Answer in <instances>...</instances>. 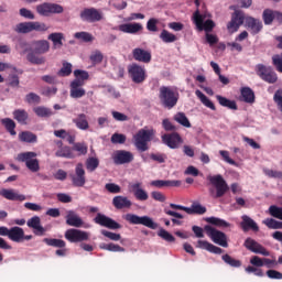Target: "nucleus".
Wrapping results in <instances>:
<instances>
[{"mask_svg": "<svg viewBox=\"0 0 282 282\" xmlns=\"http://www.w3.org/2000/svg\"><path fill=\"white\" fill-rule=\"evenodd\" d=\"M245 21V28L249 30L250 34L253 36L259 34L261 30H263V22L261 20L253 18V17H247L246 13L241 10H236L231 14V20L227 24V30L230 34H235V32H239V28Z\"/></svg>", "mask_w": 282, "mask_h": 282, "instance_id": "obj_1", "label": "nucleus"}, {"mask_svg": "<svg viewBox=\"0 0 282 282\" xmlns=\"http://www.w3.org/2000/svg\"><path fill=\"white\" fill-rule=\"evenodd\" d=\"M32 52L28 53L26 61L32 65H45V57L40 56L50 52V43L47 40H37L32 42Z\"/></svg>", "mask_w": 282, "mask_h": 282, "instance_id": "obj_2", "label": "nucleus"}, {"mask_svg": "<svg viewBox=\"0 0 282 282\" xmlns=\"http://www.w3.org/2000/svg\"><path fill=\"white\" fill-rule=\"evenodd\" d=\"M155 137V130L153 129H140L134 135H133V144L137 150H139L141 153H144L145 151H149V142L153 140Z\"/></svg>", "mask_w": 282, "mask_h": 282, "instance_id": "obj_3", "label": "nucleus"}, {"mask_svg": "<svg viewBox=\"0 0 282 282\" xmlns=\"http://www.w3.org/2000/svg\"><path fill=\"white\" fill-rule=\"evenodd\" d=\"M208 182L216 188V193L214 188L209 189L210 195L215 197V199H219L220 197H224L230 191V187L228 186V183H226V180H224V176L221 174L214 175V176H207Z\"/></svg>", "mask_w": 282, "mask_h": 282, "instance_id": "obj_4", "label": "nucleus"}, {"mask_svg": "<svg viewBox=\"0 0 282 282\" xmlns=\"http://www.w3.org/2000/svg\"><path fill=\"white\" fill-rule=\"evenodd\" d=\"M254 72L260 80L263 83H268L269 85H274L279 82V75L272 68V66H268L264 64H257L254 67Z\"/></svg>", "mask_w": 282, "mask_h": 282, "instance_id": "obj_5", "label": "nucleus"}, {"mask_svg": "<svg viewBox=\"0 0 282 282\" xmlns=\"http://www.w3.org/2000/svg\"><path fill=\"white\" fill-rule=\"evenodd\" d=\"M159 98L165 109H173L177 105V100H180V95L171 87L162 86L159 91Z\"/></svg>", "mask_w": 282, "mask_h": 282, "instance_id": "obj_6", "label": "nucleus"}, {"mask_svg": "<svg viewBox=\"0 0 282 282\" xmlns=\"http://www.w3.org/2000/svg\"><path fill=\"white\" fill-rule=\"evenodd\" d=\"M37 155L36 152H21L18 154L17 161L24 163L31 173H39L41 171V163L36 159Z\"/></svg>", "mask_w": 282, "mask_h": 282, "instance_id": "obj_7", "label": "nucleus"}, {"mask_svg": "<svg viewBox=\"0 0 282 282\" xmlns=\"http://www.w3.org/2000/svg\"><path fill=\"white\" fill-rule=\"evenodd\" d=\"M128 224L132 226H145V228H150V230H158V223L153 221V218L149 216H138L135 214H126L123 217Z\"/></svg>", "mask_w": 282, "mask_h": 282, "instance_id": "obj_8", "label": "nucleus"}, {"mask_svg": "<svg viewBox=\"0 0 282 282\" xmlns=\"http://www.w3.org/2000/svg\"><path fill=\"white\" fill-rule=\"evenodd\" d=\"M204 230H205L207 237H209V239H212V241H214V243H217L218 246H221L223 248H228V236H226L225 232L219 231L217 228H215L210 225H206L204 227Z\"/></svg>", "mask_w": 282, "mask_h": 282, "instance_id": "obj_9", "label": "nucleus"}, {"mask_svg": "<svg viewBox=\"0 0 282 282\" xmlns=\"http://www.w3.org/2000/svg\"><path fill=\"white\" fill-rule=\"evenodd\" d=\"M128 76L135 85H142L147 80V69L139 64L128 66Z\"/></svg>", "mask_w": 282, "mask_h": 282, "instance_id": "obj_10", "label": "nucleus"}, {"mask_svg": "<svg viewBox=\"0 0 282 282\" xmlns=\"http://www.w3.org/2000/svg\"><path fill=\"white\" fill-rule=\"evenodd\" d=\"M206 15L200 14L199 10L195 11L193 14V21L196 25L198 32H213L215 29V22L213 20H206ZM205 21V22H204Z\"/></svg>", "mask_w": 282, "mask_h": 282, "instance_id": "obj_11", "label": "nucleus"}, {"mask_svg": "<svg viewBox=\"0 0 282 282\" xmlns=\"http://www.w3.org/2000/svg\"><path fill=\"white\" fill-rule=\"evenodd\" d=\"M64 237L69 243H83V241H89V232L79 229H67Z\"/></svg>", "mask_w": 282, "mask_h": 282, "instance_id": "obj_12", "label": "nucleus"}, {"mask_svg": "<svg viewBox=\"0 0 282 282\" xmlns=\"http://www.w3.org/2000/svg\"><path fill=\"white\" fill-rule=\"evenodd\" d=\"M94 221L95 224H98V226H102L104 228H108L109 230H120V228H122V225H120V223L100 213L97 214Z\"/></svg>", "mask_w": 282, "mask_h": 282, "instance_id": "obj_13", "label": "nucleus"}, {"mask_svg": "<svg viewBox=\"0 0 282 282\" xmlns=\"http://www.w3.org/2000/svg\"><path fill=\"white\" fill-rule=\"evenodd\" d=\"M36 12L42 17H50V14H62L63 7L56 3L44 2L43 4L36 7Z\"/></svg>", "mask_w": 282, "mask_h": 282, "instance_id": "obj_14", "label": "nucleus"}, {"mask_svg": "<svg viewBox=\"0 0 282 282\" xmlns=\"http://www.w3.org/2000/svg\"><path fill=\"white\" fill-rule=\"evenodd\" d=\"M243 246L247 250H250V252H253L254 254H262V257H270V251L265 249L261 243H259L257 240L252 238H247L243 242Z\"/></svg>", "mask_w": 282, "mask_h": 282, "instance_id": "obj_15", "label": "nucleus"}, {"mask_svg": "<svg viewBox=\"0 0 282 282\" xmlns=\"http://www.w3.org/2000/svg\"><path fill=\"white\" fill-rule=\"evenodd\" d=\"M79 17L82 21H86L87 23H97L98 21H102V13L96 8L84 9Z\"/></svg>", "mask_w": 282, "mask_h": 282, "instance_id": "obj_16", "label": "nucleus"}, {"mask_svg": "<svg viewBox=\"0 0 282 282\" xmlns=\"http://www.w3.org/2000/svg\"><path fill=\"white\" fill-rule=\"evenodd\" d=\"M161 140L169 149H180V144L184 142L182 135L177 132L165 133L161 137Z\"/></svg>", "mask_w": 282, "mask_h": 282, "instance_id": "obj_17", "label": "nucleus"}, {"mask_svg": "<svg viewBox=\"0 0 282 282\" xmlns=\"http://www.w3.org/2000/svg\"><path fill=\"white\" fill-rule=\"evenodd\" d=\"M74 186L83 187L85 186L87 178L85 177V167L83 163H78L75 167V174L69 175Z\"/></svg>", "mask_w": 282, "mask_h": 282, "instance_id": "obj_18", "label": "nucleus"}, {"mask_svg": "<svg viewBox=\"0 0 282 282\" xmlns=\"http://www.w3.org/2000/svg\"><path fill=\"white\" fill-rule=\"evenodd\" d=\"M132 58H134L138 63H144L145 65H149L153 58V55L151 54L150 50L135 47L132 50Z\"/></svg>", "mask_w": 282, "mask_h": 282, "instance_id": "obj_19", "label": "nucleus"}, {"mask_svg": "<svg viewBox=\"0 0 282 282\" xmlns=\"http://www.w3.org/2000/svg\"><path fill=\"white\" fill-rule=\"evenodd\" d=\"M115 164H129L133 162V153L127 150H117L112 154Z\"/></svg>", "mask_w": 282, "mask_h": 282, "instance_id": "obj_20", "label": "nucleus"}, {"mask_svg": "<svg viewBox=\"0 0 282 282\" xmlns=\"http://www.w3.org/2000/svg\"><path fill=\"white\" fill-rule=\"evenodd\" d=\"M26 226H28V228L33 229V232H34V235H36V237H43L46 232L44 227L41 226V217H39V216H33L32 218H30L26 221Z\"/></svg>", "mask_w": 282, "mask_h": 282, "instance_id": "obj_21", "label": "nucleus"}, {"mask_svg": "<svg viewBox=\"0 0 282 282\" xmlns=\"http://www.w3.org/2000/svg\"><path fill=\"white\" fill-rule=\"evenodd\" d=\"M131 192L138 202H147L149 199V193L142 188V183L137 182L129 185Z\"/></svg>", "mask_w": 282, "mask_h": 282, "instance_id": "obj_22", "label": "nucleus"}, {"mask_svg": "<svg viewBox=\"0 0 282 282\" xmlns=\"http://www.w3.org/2000/svg\"><path fill=\"white\" fill-rule=\"evenodd\" d=\"M0 195L4 199H9V202H25L26 199L25 195L19 194L14 189L2 188Z\"/></svg>", "mask_w": 282, "mask_h": 282, "instance_id": "obj_23", "label": "nucleus"}, {"mask_svg": "<svg viewBox=\"0 0 282 282\" xmlns=\"http://www.w3.org/2000/svg\"><path fill=\"white\" fill-rule=\"evenodd\" d=\"M240 227L242 228L243 232H248V230H252L253 232H259V225L254 219L250 218L248 215L241 216Z\"/></svg>", "mask_w": 282, "mask_h": 282, "instance_id": "obj_24", "label": "nucleus"}, {"mask_svg": "<svg viewBox=\"0 0 282 282\" xmlns=\"http://www.w3.org/2000/svg\"><path fill=\"white\" fill-rule=\"evenodd\" d=\"M58 150L55 152L56 158H66V160H74V152H72V148L64 145L63 141H55Z\"/></svg>", "mask_w": 282, "mask_h": 282, "instance_id": "obj_25", "label": "nucleus"}, {"mask_svg": "<svg viewBox=\"0 0 282 282\" xmlns=\"http://www.w3.org/2000/svg\"><path fill=\"white\" fill-rule=\"evenodd\" d=\"M83 83L79 80H73L70 83V98H83L87 91L83 88Z\"/></svg>", "mask_w": 282, "mask_h": 282, "instance_id": "obj_26", "label": "nucleus"}, {"mask_svg": "<svg viewBox=\"0 0 282 282\" xmlns=\"http://www.w3.org/2000/svg\"><path fill=\"white\" fill-rule=\"evenodd\" d=\"M196 248H200V250H207V252H212V254H221L224 252V249L206 240H198Z\"/></svg>", "mask_w": 282, "mask_h": 282, "instance_id": "obj_27", "label": "nucleus"}, {"mask_svg": "<svg viewBox=\"0 0 282 282\" xmlns=\"http://www.w3.org/2000/svg\"><path fill=\"white\" fill-rule=\"evenodd\" d=\"M112 206H115L117 210H122L124 208H131L133 203H131V200L126 196H115L112 198Z\"/></svg>", "mask_w": 282, "mask_h": 282, "instance_id": "obj_28", "label": "nucleus"}, {"mask_svg": "<svg viewBox=\"0 0 282 282\" xmlns=\"http://www.w3.org/2000/svg\"><path fill=\"white\" fill-rule=\"evenodd\" d=\"M67 226H73V228H83V218L76 214L74 210H69L66 215Z\"/></svg>", "mask_w": 282, "mask_h": 282, "instance_id": "obj_29", "label": "nucleus"}, {"mask_svg": "<svg viewBox=\"0 0 282 282\" xmlns=\"http://www.w3.org/2000/svg\"><path fill=\"white\" fill-rule=\"evenodd\" d=\"M25 237V231L21 227H12L9 229V239L15 243H21Z\"/></svg>", "mask_w": 282, "mask_h": 282, "instance_id": "obj_30", "label": "nucleus"}, {"mask_svg": "<svg viewBox=\"0 0 282 282\" xmlns=\"http://www.w3.org/2000/svg\"><path fill=\"white\" fill-rule=\"evenodd\" d=\"M142 29V24L140 23H126L119 25L120 32H123L124 34H138Z\"/></svg>", "mask_w": 282, "mask_h": 282, "instance_id": "obj_31", "label": "nucleus"}, {"mask_svg": "<svg viewBox=\"0 0 282 282\" xmlns=\"http://www.w3.org/2000/svg\"><path fill=\"white\" fill-rule=\"evenodd\" d=\"M151 186H155V188H171L182 186L181 181H164V180H156L151 182Z\"/></svg>", "mask_w": 282, "mask_h": 282, "instance_id": "obj_32", "label": "nucleus"}, {"mask_svg": "<svg viewBox=\"0 0 282 282\" xmlns=\"http://www.w3.org/2000/svg\"><path fill=\"white\" fill-rule=\"evenodd\" d=\"M73 122L77 129H80V131H87V129H89V121L85 113L77 115V117L73 119Z\"/></svg>", "mask_w": 282, "mask_h": 282, "instance_id": "obj_33", "label": "nucleus"}, {"mask_svg": "<svg viewBox=\"0 0 282 282\" xmlns=\"http://www.w3.org/2000/svg\"><path fill=\"white\" fill-rule=\"evenodd\" d=\"M216 100L218 101L220 107H227V109H232L234 111H237V101L230 100L221 95H216Z\"/></svg>", "mask_w": 282, "mask_h": 282, "instance_id": "obj_34", "label": "nucleus"}, {"mask_svg": "<svg viewBox=\"0 0 282 282\" xmlns=\"http://www.w3.org/2000/svg\"><path fill=\"white\" fill-rule=\"evenodd\" d=\"M243 102L252 105L254 102V90L250 87H242L240 90Z\"/></svg>", "mask_w": 282, "mask_h": 282, "instance_id": "obj_35", "label": "nucleus"}, {"mask_svg": "<svg viewBox=\"0 0 282 282\" xmlns=\"http://www.w3.org/2000/svg\"><path fill=\"white\" fill-rule=\"evenodd\" d=\"M13 118L20 124H28V119L30 118V115H28V111H25V109H17L13 111Z\"/></svg>", "mask_w": 282, "mask_h": 282, "instance_id": "obj_36", "label": "nucleus"}, {"mask_svg": "<svg viewBox=\"0 0 282 282\" xmlns=\"http://www.w3.org/2000/svg\"><path fill=\"white\" fill-rule=\"evenodd\" d=\"M197 98H199L200 102L205 105L208 109H212V111H217V107H215V104L206 96L202 90L195 91Z\"/></svg>", "mask_w": 282, "mask_h": 282, "instance_id": "obj_37", "label": "nucleus"}, {"mask_svg": "<svg viewBox=\"0 0 282 282\" xmlns=\"http://www.w3.org/2000/svg\"><path fill=\"white\" fill-rule=\"evenodd\" d=\"M20 142H28L29 144H34L37 142L36 134L30 132V131H23L19 134Z\"/></svg>", "mask_w": 282, "mask_h": 282, "instance_id": "obj_38", "label": "nucleus"}, {"mask_svg": "<svg viewBox=\"0 0 282 282\" xmlns=\"http://www.w3.org/2000/svg\"><path fill=\"white\" fill-rule=\"evenodd\" d=\"M207 224H212V226H216L217 228H230V223L218 218V217H208L206 218Z\"/></svg>", "mask_w": 282, "mask_h": 282, "instance_id": "obj_39", "label": "nucleus"}, {"mask_svg": "<svg viewBox=\"0 0 282 282\" xmlns=\"http://www.w3.org/2000/svg\"><path fill=\"white\" fill-rule=\"evenodd\" d=\"M1 122L10 135H17V123L10 118L1 119Z\"/></svg>", "mask_w": 282, "mask_h": 282, "instance_id": "obj_40", "label": "nucleus"}, {"mask_svg": "<svg viewBox=\"0 0 282 282\" xmlns=\"http://www.w3.org/2000/svg\"><path fill=\"white\" fill-rule=\"evenodd\" d=\"M43 243H46V246H51L52 248H65V246H67L65 240L56 238H44Z\"/></svg>", "mask_w": 282, "mask_h": 282, "instance_id": "obj_41", "label": "nucleus"}, {"mask_svg": "<svg viewBox=\"0 0 282 282\" xmlns=\"http://www.w3.org/2000/svg\"><path fill=\"white\" fill-rule=\"evenodd\" d=\"M33 111L39 118H50L54 116V111H52V109L43 106L35 107Z\"/></svg>", "mask_w": 282, "mask_h": 282, "instance_id": "obj_42", "label": "nucleus"}, {"mask_svg": "<svg viewBox=\"0 0 282 282\" xmlns=\"http://www.w3.org/2000/svg\"><path fill=\"white\" fill-rule=\"evenodd\" d=\"M15 50L21 56H25L28 52L32 51V47H30V44L25 40H20L15 45Z\"/></svg>", "mask_w": 282, "mask_h": 282, "instance_id": "obj_43", "label": "nucleus"}, {"mask_svg": "<svg viewBox=\"0 0 282 282\" xmlns=\"http://www.w3.org/2000/svg\"><path fill=\"white\" fill-rule=\"evenodd\" d=\"M174 120H175V122H177L182 127H185L186 129H191V121L188 120V117H186V113L177 112L174 116Z\"/></svg>", "mask_w": 282, "mask_h": 282, "instance_id": "obj_44", "label": "nucleus"}, {"mask_svg": "<svg viewBox=\"0 0 282 282\" xmlns=\"http://www.w3.org/2000/svg\"><path fill=\"white\" fill-rule=\"evenodd\" d=\"M63 39H65L63 33H51L48 35V41H52L54 47H63Z\"/></svg>", "mask_w": 282, "mask_h": 282, "instance_id": "obj_45", "label": "nucleus"}, {"mask_svg": "<svg viewBox=\"0 0 282 282\" xmlns=\"http://www.w3.org/2000/svg\"><path fill=\"white\" fill-rule=\"evenodd\" d=\"M262 21L264 25H272L274 22V10L264 9L262 12Z\"/></svg>", "mask_w": 282, "mask_h": 282, "instance_id": "obj_46", "label": "nucleus"}, {"mask_svg": "<svg viewBox=\"0 0 282 282\" xmlns=\"http://www.w3.org/2000/svg\"><path fill=\"white\" fill-rule=\"evenodd\" d=\"M15 32H18V34H30V32H32V22H21L17 24Z\"/></svg>", "mask_w": 282, "mask_h": 282, "instance_id": "obj_47", "label": "nucleus"}, {"mask_svg": "<svg viewBox=\"0 0 282 282\" xmlns=\"http://www.w3.org/2000/svg\"><path fill=\"white\" fill-rule=\"evenodd\" d=\"M74 80H78L82 85H85V80H89V72L83 69H75L74 70Z\"/></svg>", "mask_w": 282, "mask_h": 282, "instance_id": "obj_48", "label": "nucleus"}, {"mask_svg": "<svg viewBox=\"0 0 282 282\" xmlns=\"http://www.w3.org/2000/svg\"><path fill=\"white\" fill-rule=\"evenodd\" d=\"M74 39H77V41H83L84 43H91L94 41V35L89 32H77L74 34Z\"/></svg>", "mask_w": 282, "mask_h": 282, "instance_id": "obj_49", "label": "nucleus"}, {"mask_svg": "<svg viewBox=\"0 0 282 282\" xmlns=\"http://www.w3.org/2000/svg\"><path fill=\"white\" fill-rule=\"evenodd\" d=\"M221 259L225 263H227V265H230L231 268H241V261L230 257L228 253L221 256Z\"/></svg>", "mask_w": 282, "mask_h": 282, "instance_id": "obj_50", "label": "nucleus"}, {"mask_svg": "<svg viewBox=\"0 0 282 282\" xmlns=\"http://www.w3.org/2000/svg\"><path fill=\"white\" fill-rule=\"evenodd\" d=\"M98 166H100V161L97 158L90 156L86 160V169L90 173H94Z\"/></svg>", "mask_w": 282, "mask_h": 282, "instance_id": "obj_51", "label": "nucleus"}, {"mask_svg": "<svg viewBox=\"0 0 282 282\" xmlns=\"http://www.w3.org/2000/svg\"><path fill=\"white\" fill-rule=\"evenodd\" d=\"M160 39L163 41V43H175V41H177V36L166 30L161 32Z\"/></svg>", "mask_w": 282, "mask_h": 282, "instance_id": "obj_52", "label": "nucleus"}, {"mask_svg": "<svg viewBox=\"0 0 282 282\" xmlns=\"http://www.w3.org/2000/svg\"><path fill=\"white\" fill-rule=\"evenodd\" d=\"M158 237H161L164 241H167V243H175V238L171 232H169L166 229L161 228L158 231Z\"/></svg>", "mask_w": 282, "mask_h": 282, "instance_id": "obj_53", "label": "nucleus"}, {"mask_svg": "<svg viewBox=\"0 0 282 282\" xmlns=\"http://www.w3.org/2000/svg\"><path fill=\"white\" fill-rule=\"evenodd\" d=\"M57 75L62 77H67L72 75V63L63 62L62 68L57 72Z\"/></svg>", "mask_w": 282, "mask_h": 282, "instance_id": "obj_54", "label": "nucleus"}, {"mask_svg": "<svg viewBox=\"0 0 282 282\" xmlns=\"http://www.w3.org/2000/svg\"><path fill=\"white\" fill-rule=\"evenodd\" d=\"M25 102H28V105H40L41 96H39L36 93H29L25 96Z\"/></svg>", "mask_w": 282, "mask_h": 282, "instance_id": "obj_55", "label": "nucleus"}, {"mask_svg": "<svg viewBox=\"0 0 282 282\" xmlns=\"http://www.w3.org/2000/svg\"><path fill=\"white\" fill-rule=\"evenodd\" d=\"M269 215H271V217H274L275 219H281L282 221V207L271 205L269 207Z\"/></svg>", "mask_w": 282, "mask_h": 282, "instance_id": "obj_56", "label": "nucleus"}, {"mask_svg": "<svg viewBox=\"0 0 282 282\" xmlns=\"http://www.w3.org/2000/svg\"><path fill=\"white\" fill-rule=\"evenodd\" d=\"M264 175L273 180H282V172L276 170L263 169Z\"/></svg>", "mask_w": 282, "mask_h": 282, "instance_id": "obj_57", "label": "nucleus"}, {"mask_svg": "<svg viewBox=\"0 0 282 282\" xmlns=\"http://www.w3.org/2000/svg\"><path fill=\"white\" fill-rule=\"evenodd\" d=\"M110 141L112 144H124V142H127V135L122 133H113Z\"/></svg>", "mask_w": 282, "mask_h": 282, "instance_id": "obj_58", "label": "nucleus"}, {"mask_svg": "<svg viewBox=\"0 0 282 282\" xmlns=\"http://www.w3.org/2000/svg\"><path fill=\"white\" fill-rule=\"evenodd\" d=\"M102 250H108L109 252H124V247H120V245L108 243L101 246Z\"/></svg>", "mask_w": 282, "mask_h": 282, "instance_id": "obj_59", "label": "nucleus"}, {"mask_svg": "<svg viewBox=\"0 0 282 282\" xmlns=\"http://www.w3.org/2000/svg\"><path fill=\"white\" fill-rule=\"evenodd\" d=\"M272 65L275 67L276 72L282 74V53L272 56Z\"/></svg>", "mask_w": 282, "mask_h": 282, "instance_id": "obj_60", "label": "nucleus"}, {"mask_svg": "<svg viewBox=\"0 0 282 282\" xmlns=\"http://www.w3.org/2000/svg\"><path fill=\"white\" fill-rule=\"evenodd\" d=\"M104 58H105V56L102 55V53L100 51H95L90 55V61H91L93 65H100V63H102Z\"/></svg>", "mask_w": 282, "mask_h": 282, "instance_id": "obj_61", "label": "nucleus"}, {"mask_svg": "<svg viewBox=\"0 0 282 282\" xmlns=\"http://www.w3.org/2000/svg\"><path fill=\"white\" fill-rule=\"evenodd\" d=\"M150 159L153 162H158V164H164V162L167 160V156L164 153H152L150 154Z\"/></svg>", "mask_w": 282, "mask_h": 282, "instance_id": "obj_62", "label": "nucleus"}, {"mask_svg": "<svg viewBox=\"0 0 282 282\" xmlns=\"http://www.w3.org/2000/svg\"><path fill=\"white\" fill-rule=\"evenodd\" d=\"M19 85H21V82L19 80V75L11 74L8 77V86L13 88H19Z\"/></svg>", "mask_w": 282, "mask_h": 282, "instance_id": "obj_63", "label": "nucleus"}, {"mask_svg": "<svg viewBox=\"0 0 282 282\" xmlns=\"http://www.w3.org/2000/svg\"><path fill=\"white\" fill-rule=\"evenodd\" d=\"M273 101L275 102L278 109L282 112V96L281 90H276L273 95Z\"/></svg>", "mask_w": 282, "mask_h": 282, "instance_id": "obj_64", "label": "nucleus"}]
</instances>
